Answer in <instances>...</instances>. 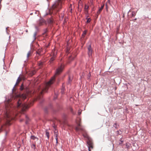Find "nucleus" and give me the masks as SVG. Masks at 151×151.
<instances>
[{"label":"nucleus","instance_id":"obj_33","mask_svg":"<svg viewBox=\"0 0 151 151\" xmlns=\"http://www.w3.org/2000/svg\"><path fill=\"white\" fill-rule=\"evenodd\" d=\"M119 131H121V130H119L117 131L116 132L117 133V134H121L119 133Z\"/></svg>","mask_w":151,"mask_h":151},{"label":"nucleus","instance_id":"obj_5","mask_svg":"<svg viewBox=\"0 0 151 151\" xmlns=\"http://www.w3.org/2000/svg\"><path fill=\"white\" fill-rule=\"evenodd\" d=\"M63 1V0H58V1H56L55 3L53 5V9L55 8H61Z\"/></svg>","mask_w":151,"mask_h":151},{"label":"nucleus","instance_id":"obj_1","mask_svg":"<svg viewBox=\"0 0 151 151\" xmlns=\"http://www.w3.org/2000/svg\"><path fill=\"white\" fill-rule=\"evenodd\" d=\"M9 106L10 105L9 104L6 106V112L4 116L5 120L4 121H6V123L1 126V128H0V132L2 131V129H4L6 131V127L10 125V122L14 119V114H13V112L12 111V109L11 107L9 108Z\"/></svg>","mask_w":151,"mask_h":151},{"label":"nucleus","instance_id":"obj_35","mask_svg":"<svg viewBox=\"0 0 151 151\" xmlns=\"http://www.w3.org/2000/svg\"><path fill=\"white\" fill-rule=\"evenodd\" d=\"M56 142H58V137H57V134H56Z\"/></svg>","mask_w":151,"mask_h":151},{"label":"nucleus","instance_id":"obj_38","mask_svg":"<svg viewBox=\"0 0 151 151\" xmlns=\"http://www.w3.org/2000/svg\"><path fill=\"white\" fill-rule=\"evenodd\" d=\"M88 8V6L86 7H86H85V9H87Z\"/></svg>","mask_w":151,"mask_h":151},{"label":"nucleus","instance_id":"obj_34","mask_svg":"<svg viewBox=\"0 0 151 151\" xmlns=\"http://www.w3.org/2000/svg\"><path fill=\"white\" fill-rule=\"evenodd\" d=\"M37 54H38V55H40V51H37Z\"/></svg>","mask_w":151,"mask_h":151},{"label":"nucleus","instance_id":"obj_17","mask_svg":"<svg viewBox=\"0 0 151 151\" xmlns=\"http://www.w3.org/2000/svg\"><path fill=\"white\" fill-rule=\"evenodd\" d=\"M44 33L43 34V35L44 36H46L47 35L46 34V33L47 32L48 30L47 29H46L44 30Z\"/></svg>","mask_w":151,"mask_h":151},{"label":"nucleus","instance_id":"obj_6","mask_svg":"<svg viewBox=\"0 0 151 151\" xmlns=\"http://www.w3.org/2000/svg\"><path fill=\"white\" fill-rule=\"evenodd\" d=\"M22 79L20 78V76H19L18 78L16 84L14 86V87H13L12 89V92L13 94H17V88H16V86H18L19 83V82L21 81Z\"/></svg>","mask_w":151,"mask_h":151},{"label":"nucleus","instance_id":"obj_11","mask_svg":"<svg viewBox=\"0 0 151 151\" xmlns=\"http://www.w3.org/2000/svg\"><path fill=\"white\" fill-rule=\"evenodd\" d=\"M45 23V21L43 19H41L39 21L38 25L39 26H42Z\"/></svg>","mask_w":151,"mask_h":151},{"label":"nucleus","instance_id":"obj_37","mask_svg":"<svg viewBox=\"0 0 151 151\" xmlns=\"http://www.w3.org/2000/svg\"><path fill=\"white\" fill-rule=\"evenodd\" d=\"M88 151H91V149L90 148H88Z\"/></svg>","mask_w":151,"mask_h":151},{"label":"nucleus","instance_id":"obj_13","mask_svg":"<svg viewBox=\"0 0 151 151\" xmlns=\"http://www.w3.org/2000/svg\"><path fill=\"white\" fill-rule=\"evenodd\" d=\"M54 22V20L53 19L52 17L49 19L48 20V23L50 24H52Z\"/></svg>","mask_w":151,"mask_h":151},{"label":"nucleus","instance_id":"obj_46","mask_svg":"<svg viewBox=\"0 0 151 151\" xmlns=\"http://www.w3.org/2000/svg\"><path fill=\"white\" fill-rule=\"evenodd\" d=\"M2 0H1L0 1V3H1V1Z\"/></svg>","mask_w":151,"mask_h":151},{"label":"nucleus","instance_id":"obj_14","mask_svg":"<svg viewBox=\"0 0 151 151\" xmlns=\"http://www.w3.org/2000/svg\"><path fill=\"white\" fill-rule=\"evenodd\" d=\"M104 4L102 6H101L99 10H98L97 12V15H99L100 13L101 12L102 10V9H103L104 7Z\"/></svg>","mask_w":151,"mask_h":151},{"label":"nucleus","instance_id":"obj_43","mask_svg":"<svg viewBox=\"0 0 151 151\" xmlns=\"http://www.w3.org/2000/svg\"><path fill=\"white\" fill-rule=\"evenodd\" d=\"M70 110H71V111H72L73 110H72V109H71Z\"/></svg>","mask_w":151,"mask_h":151},{"label":"nucleus","instance_id":"obj_25","mask_svg":"<svg viewBox=\"0 0 151 151\" xmlns=\"http://www.w3.org/2000/svg\"><path fill=\"white\" fill-rule=\"evenodd\" d=\"M91 19L90 18H88V19H87V20L86 21V22L87 23H89L91 22Z\"/></svg>","mask_w":151,"mask_h":151},{"label":"nucleus","instance_id":"obj_29","mask_svg":"<svg viewBox=\"0 0 151 151\" xmlns=\"http://www.w3.org/2000/svg\"><path fill=\"white\" fill-rule=\"evenodd\" d=\"M26 124H27L28 123V118L27 116H26Z\"/></svg>","mask_w":151,"mask_h":151},{"label":"nucleus","instance_id":"obj_22","mask_svg":"<svg viewBox=\"0 0 151 151\" xmlns=\"http://www.w3.org/2000/svg\"><path fill=\"white\" fill-rule=\"evenodd\" d=\"M119 141L121 142L119 143V145H122L123 142V140H122V138H121L120 139Z\"/></svg>","mask_w":151,"mask_h":151},{"label":"nucleus","instance_id":"obj_7","mask_svg":"<svg viewBox=\"0 0 151 151\" xmlns=\"http://www.w3.org/2000/svg\"><path fill=\"white\" fill-rule=\"evenodd\" d=\"M19 90L20 91H22L24 93H28L29 92V88L27 87L24 86L23 83L21 86Z\"/></svg>","mask_w":151,"mask_h":151},{"label":"nucleus","instance_id":"obj_20","mask_svg":"<svg viewBox=\"0 0 151 151\" xmlns=\"http://www.w3.org/2000/svg\"><path fill=\"white\" fill-rule=\"evenodd\" d=\"M36 72L35 70H33L30 72V75L32 76Z\"/></svg>","mask_w":151,"mask_h":151},{"label":"nucleus","instance_id":"obj_8","mask_svg":"<svg viewBox=\"0 0 151 151\" xmlns=\"http://www.w3.org/2000/svg\"><path fill=\"white\" fill-rule=\"evenodd\" d=\"M57 54V52L55 49L52 50V56L51 58L50 61V63H52V61L55 59Z\"/></svg>","mask_w":151,"mask_h":151},{"label":"nucleus","instance_id":"obj_2","mask_svg":"<svg viewBox=\"0 0 151 151\" xmlns=\"http://www.w3.org/2000/svg\"><path fill=\"white\" fill-rule=\"evenodd\" d=\"M17 96V98L16 100L17 103V107L19 108H21L22 111H25L26 109H28L29 106V105L26 104H23L22 102V100H24L26 98L27 95H16Z\"/></svg>","mask_w":151,"mask_h":151},{"label":"nucleus","instance_id":"obj_31","mask_svg":"<svg viewBox=\"0 0 151 151\" xmlns=\"http://www.w3.org/2000/svg\"><path fill=\"white\" fill-rule=\"evenodd\" d=\"M72 58L71 57H69L68 59V62L69 63L70 62V61L72 59Z\"/></svg>","mask_w":151,"mask_h":151},{"label":"nucleus","instance_id":"obj_41","mask_svg":"<svg viewBox=\"0 0 151 151\" xmlns=\"http://www.w3.org/2000/svg\"><path fill=\"white\" fill-rule=\"evenodd\" d=\"M23 121V119H21V120H20V121L21 122H22Z\"/></svg>","mask_w":151,"mask_h":151},{"label":"nucleus","instance_id":"obj_44","mask_svg":"<svg viewBox=\"0 0 151 151\" xmlns=\"http://www.w3.org/2000/svg\"><path fill=\"white\" fill-rule=\"evenodd\" d=\"M35 36H36V34H35V35H34L35 37Z\"/></svg>","mask_w":151,"mask_h":151},{"label":"nucleus","instance_id":"obj_23","mask_svg":"<svg viewBox=\"0 0 151 151\" xmlns=\"http://www.w3.org/2000/svg\"><path fill=\"white\" fill-rule=\"evenodd\" d=\"M31 138L33 140H35L36 139H38V138L36 137H35L34 136H32L31 137Z\"/></svg>","mask_w":151,"mask_h":151},{"label":"nucleus","instance_id":"obj_18","mask_svg":"<svg viewBox=\"0 0 151 151\" xmlns=\"http://www.w3.org/2000/svg\"><path fill=\"white\" fill-rule=\"evenodd\" d=\"M136 14V12L134 11H132V17H134L135 16Z\"/></svg>","mask_w":151,"mask_h":151},{"label":"nucleus","instance_id":"obj_9","mask_svg":"<svg viewBox=\"0 0 151 151\" xmlns=\"http://www.w3.org/2000/svg\"><path fill=\"white\" fill-rule=\"evenodd\" d=\"M63 68L64 66L62 65L59 66L56 70L55 75H59L62 71Z\"/></svg>","mask_w":151,"mask_h":151},{"label":"nucleus","instance_id":"obj_30","mask_svg":"<svg viewBox=\"0 0 151 151\" xmlns=\"http://www.w3.org/2000/svg\"><path fill=\"white\" fill-rule=\"evenodd\" d=\"M86 31H85L83 32V34L82 35V36H84L85 35H86Z\"/></svg>","mask_w":151,"mask_h":151},{"label":"nucleus","instance_id":"obj_24","mask_svg":"<svg viewBox=\"0 0 151 151\" xmlns=\"http://www.w3.org/2000/svg\"><path fill=\"white\" fill-rule=\"evenodd\" d=\"M82 111V110L80 109L78 111V115H80L81 114V112Z\"/></svg>","mask_w":151,"mask_h":151},{"label":"nucleus","instance_id":"obj_10","mask_svg":"<svg viewBox=\"0 0 151 151\" xmlns=\"http://www.w3.org/2000/svg\"><path fill=\"white\" fill-rule=\"evenodd\" d=\"M87 144L88 145V148L91 149L93 148V142L90 141L88 140L87 141Z\"/></svg>","mask_w":151,"mask_h":151},{"label":"nucleus","instance_id":"obj_36","mask_svg":"<svg viewBox=\"0 0 151 151\" xmlns=\"http://www.w3.org/2000/svg\"><path fill=\"white\" fill-rule=\"evenodd\" d=\"M126 146H127V148H129V146L127 145V144H126Z\"/></svg>","mask_w":151,"mask_h":151},{"label":"nucleus","instance_id":"obj_45","mask_svg":"<svg viewBox=\"0 0 151 151\" xmlns=\"http://www.w3.org/2000/svg\"><path fill=\"white\" fill-rule=\"evenodd\" d=\"M30 15H32V13H31L30 14Z\"/></svg>","mask_w":151,"mask_h":151},{"label":"nucleus","instance_id":"obj_47","mask_svg":"<svg viewBox=\"0 0 151 151\" xmlns=\"http://www.w3.org/2000/svg\"><path fill=\"white\" fill-rule=\"evenodd\" d=\"M13 95H10V96H13Z\"/></svg>","mask_w":151,"mask_h":151},{"label":"nucleus","instance_id":"obj_12","mask_svg":"<svg viewBox=\"0 0 151 151\" xmlns=\"http://www.w3.org/2000/svg\"><path fill=\"white\" fill-rule=\"evenodd\" d=\"M88 53L89 56L91 55H92V50L91 48V45H89L88 48Z\"/></svg>","mask_w":151,"mask_h":151},{"label":"nucleus","instance_id":"obj_32","mask_svg":"<svg viewBox=\"0 0 151 151\" xmlns=\"http://www.w3.org/2000/svg\"><path fill=\"white\" fill-rule=\"evenodd\" d=\"M13 99V98H12V99H8L7 100L8 102L9 103L11 101V100H12Z\"/></svg>","mask_w":151,"mask_h":151},{"label":"nucleus","instance_id":"obj_26","mask_svg":"<svg viewBox=\"0 0 151 151\" xmlns=\"http://www.w3.org/2000/svg\"><path fill=\"white\" fill-rule=\"evenodd\" d=\"M31 147L33 149H35V144H32L31 145Z\"/></svg>","mask_w":151,"mask_h":151},{"label":"nucleus","instance_id":"obj_39","mask_svg":"<svg viewBox=\"0 0 151 151\" xmlns=\"http://www.w3.org/2000/svg\"><path fill=\"white\" fill-rule=\"evenodd\" d=\"M57 95H56V97H55V98H57Z\"/></svg>","mask_w":151,"mask_h":151},{"label":"nucleus","instance_id":"obj_19","mask_svg":"<svg viewBox=\"0 0 151 151\" xmlns=\"http://www.w3.org/2000/svg\"><path fill=\"white\" fill-rule=\"evenodd\" d=\"M113 127L116 129H118L119 127V125L117 124L116 123H115L113 125Z\"/></svg>","mask_w":151,"mask_h":151},{"label":"nucleus","instance_id":"obj_3","mask_svg":"<svg viewBox=\"0 0 151 151\" xmlns=\"http://www.w3.org/2000/svg\"><path fill=\"white\" fill-rule=\"evenodd\" d=\"M55 78V76L52 78L50 80L46 83L45 87L42 89L41 91V93H44L47 92L48 88L54 82Z\"/></svg>","mask_w":151,"mask_h":151},{"label":"nucleus","instance_id":"obj_15","mask_svg":"<svg viewBox=\"0 0 151 151\" xmlns=\"http://www.w3.org/2000/svg\"><path fill=\"white\" fill-rule=\"evenodd\" d=\"M32 54V52L31 51H29L28 52L27 55V58H28Z\"/></svg>","mask_w":151,"mask_h":151},{"label":"nucleus","instance_id":"obj_49","mask_svg":"<svg viewBox=\"0 0 151 151\" xmlns=\"http://www.w3.org/2000/svg\"><path fill=\"white\" fill-rule=\"evenodd\" d=\"M22 94V95H23V94Z\"/></svg>","mask_w":151,"mask_h":151},{"label":"nucleus","instance_id":"obj_21","mask_svg":"<svg viewBox=\"0 0 151 151\" xmlns=\"http://www.w3.org/2000/svg\"><path fill=\"white\" fill-rule=\"evenodd\" d=\"M64 91H65V89L64 88H63L61 90V93L62 94H64L65 93H64Z\"/></svg>","mask_w":151,"mask_h":151},{"label":"nucleus","instance_id":"obj_4","mask_svg":"<svg viewBox=\"0 0 151 151\" xmlns=\"http://www.w3.org/2000/svg\"><path fill=\"white\" fill-rule=\"evenodd\" d=\"M76 131H83L84 128L81 125V119L80 117L77 118L76 119Z\"/></svg>","mask_w":151,"mask_h":151},{"label":"nucleus","instance_id":"obj_27","mask_svg":"<svg viewBox=\"0 0 151 151\" xmlns=\"http://www.w3.org/2000/svg\"><path fill=\"white\" fill-rule=\"evenodd\" d=\"M91 76V74L90 73H89L88 75V76L87 77V79H89L90 78Z\"/></svg>","mask_w":151,"mask_h":151},{"label":"nucleus","instance_id":"obj_48","mask_svg":"<svg viewBox=\"0 0 151 151\" xmlns=\"http://www.w3.org/2000/svg\"><path fill=\"white\" fill-rule=\"evenodd\" d=\"M69 78V79H70V77Z\"/></svg>","mask_w":151,"mask_h":151},{"label":"nucleus","instance_id":"obj_16","mask_svg":"<svg viewBox=\"0 0 151 151\" xmlns=\"http://www.w3.org/2000/svg\"><path fill=\"white\" fill-rule=\"evenodd\" d=\"M46 134V135L48 139H49V137H50L49 133V132H48V131L47 130H46V134Z\"/></svg>","mask_w":151,"mask_h":151},{"label":"nucleus","instance_id":"obj_28","mask_svg":"<svg viewBox=\"0 0 151 151\" xmlns=\"http://www.w3.org/2000/svg\"><path fill=\"white\" fill-rule=\"evenodd\" d=\"M38 64L39 66H41L43 65V63L42 62H40L38 63Z\"/></svg>","mask_w":151,"mask_h":151},{"label":"nucleus","instance_id":"obj_42","mask_svg":"<svg viewBox=\"0 0 151 151\" xmlns=\"http://www.w3.org/2000/svg\"><path fill=\"white\" fill-rule=\"evenodd\" d=\"M2 119H0V122H1Z\"/></svg>","mask_w":151,"mask_h":151},{"label":"nucleus","instance_id":"obj_40","mask_svg":"<svg viewBox=\"0 0 151 151\" xmlns=\"http://www.w3.org/2000/svg\"><path fill=\"white\" fill-rule=\"evenodd\" d=\"M137 18H135V19H134V20H133V21H135V20H137Z\"/></svg>","mask_w":151,"mask_h":151}]
</instances>
